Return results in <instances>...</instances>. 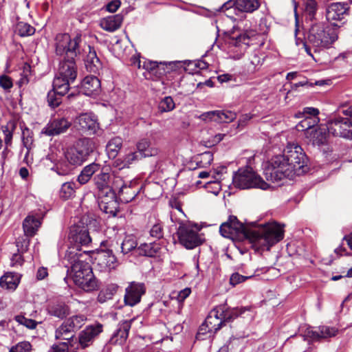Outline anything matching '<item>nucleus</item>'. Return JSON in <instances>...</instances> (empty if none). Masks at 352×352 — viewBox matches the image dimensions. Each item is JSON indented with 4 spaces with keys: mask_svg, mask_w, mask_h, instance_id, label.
<instances>
[{
    "mask_svg": "<svg viewBox=\"0 0 352 352\" xmlns=\"http://www.w3.org/2000/svg\"><path fill=\"white\" fill-rule=\"evenodd\" d=\"M219 232L225 238L248 239L255 248L261 250H269L284 236L283 228L276 223L248 226L235 216H230L228 221L221 225Z\"/></svg>",
    "mask_w": 352,
    "mask_h": 352,
    "instance_id": "f257e3e1",
    "label": "nucleus"
},
{
    "mask_svg": "<svg viewBox=\"0 0 352 352\" xmlns=\"http://www.w3.org/2000/svg\"><path fill=\"white\" fill-rule=\"evenodd\" d=\"M81 36L72 38L68 34H58L55 37V52L58 56H63L58 73L54 79V89L60 95H65L69 85L76 80L78 74L75 58L80 54Z\"/></svg>",
    "mask_w": 352,
    "mask_h": 352,
    "instance_id": "f03ea898",
    "label": "nucleus"
},
{
    "mask_svg": "<svg viewBox=\"0 0 352 352\" xmlns=\"http://www.w3.org/2000/svg\"><path fill=\"white\" fill-rule=\"evenodd\" d=\"M307 162V158L301 146L289 144L285 149L283 155L272 159L266 173L267 179H269L268 175L272 181L281 180L284 177H292L295 175H299L305 171L303 168Z\"/></svg>",
    "mask_w": 352,
    "mask_h": 352,
    "instance_id": "7ed1b4c3",
    "label": "nucleus"
},
{
    "mask_svg": "<svg viewBox=\"0 0 352 352\" xmlns=\"http://www.w3.org/2000/svg\"><path fill=\"white\" fill-rule=\"evenodd\" d=\"M64 259L71 265L70 274L76 285L85 292H92L98 288V280L89 264V251L69 247Z\"/></svg>",
    "mask_w": 352,
    "mask_h": 352,
    "instance_id": "20e7f679",
    "label": "nucleus"
},
{
    "mask_svg": "<svg viewBox=\"0 0 352 352\" xmlns=\"http://www.w3.org/2000/svg\"><path fill=\"white\" fill-rule=\"evenodd\" d=\"M338 39L336 33L323 23H316L311 26L308 35V43L318 53L329 48Z\"/></svg>",
    "mask_w": 352,
    "mask_h": 352,
    "instance_id": "39448f33",
    "label": "nucleus"
},
{
    "mask_svg": "<svg viewBox=\"0 0 352 352\" xmlns=\"http://www.w3.org/2000/svg\"><path fill=\"white\" fill-rule=\"evenodd\" d=\"M94 149L95 144L91 139L82 138L65 150L64 157L75 167L86 161Z\"/></svg>",
    "mask_w": 352,
    "mask_h": 352,
    "instance_id": "423d86ee",
    "label": "nucleus"
},
{
    "mask_svg": "<svg viewBox=\"0 0 352 352\" xmlns=\"http://www.w3.org/2000/svg\"><path fill=\"white\" fill-rule=\"evenodd\" d=\"M234 185L241 189L258 188L267 189L270 186L251 167L241 168L232 177Z\"/></svg>",
    "mask_w": 352,
    "mask_h": 352,
    "instance_id": "0eeeda50",
    "label": "nucleus"
},
{
    "mask_svg": "<svg viewBox=\"0 0 352 352\" xmlns=\"http://www.w3.org/2000/svg\"><path fill=\"white\" fill-rule=\"evenodd\" d=\"M177 62H157L150 60H137L133 63L139 68L142 67L146 70L144 73L146 78L157 80L165 76L166 74L175 70Z\"/></svg>",
    "mask_w": 352,
    "mask_h": 352,
    "instance_id": "6e6552de",
    "label": "nucleus"
},
{
    "mask_svg": "<svg viewBox=\"0 0 352 352\" xmlns=\"http://www.w3.org/2000/svg\"><path fill=\"white\" fill-rule=\"evenodd\" d=\"M349 5L346 2H333L326 8V19L333 26L340 27L346 22L349 14Z\"/></svg>",
    "mask_w": 352,
    "mask_h": 352,
    "instance_id": "1a4fd4ad",
    "label": "nucleus"
},
{
    "mask_svg": "<svg viewBox=\"0 0 352 352\" xmlns=\"http://www.w3.org/2000/svg\"><path fill=\"white\" fill-rule=\"evenodd\" d=\"M240 25H243V32L239 34L231 33L226 38V42L230 48H239L241 53L243 49L250 45V41L256 36V32L250 29L247 21H242Z\"/></svg>",
    "mask_w": 352,
    "mask_h": 352,
    "instance_id": "9d476101",
    "label": "nucleus"
},
{
    "mask_svg": "<svg viewBox=\"0 0 352 352\" xmlns=\"http://www.w3.org/2000/svg\"><path fill=\"white\" fill-rule=\"evenodd\" d=\"M179 243L187 249H193L201 243L196 230L188 224H181L177 232Z\"/></svg>",
    "mask_w": 352,
    "mask_h": 352,
    "instance_id": "9b49d317",
    "label": "nucleus"
},
{
    "mask_svg": "<svg viewBox=\"0 0 352 352\" xmlns=\"http://www.w3.org/2000/svg\"><path fill=\"white\" fill-rule=\"evenodd\" d=\"M328 133L333 136L349 139L352 138V125L347 118H337L327 122Z\"/></svg>",
    "mask_w": 352,
    "mask_h": 352,
    "instance_id": "f8f14e48",
    "label": "nucleus"
},
{
    "mask_svg": "<svg viewBox=\"0 0 352 352\" xmlns=\"http://www.w3.org/2000/svg\"><path fill=\"white\" fill-rule=\"evenodd\" d=\"M74 126L82 132L95 134L99 129L97 118L91 113H81L74 120Z\"/></svg>",
    "mask_w": 352,
    "mask_h": 352,
    "instance_id": "ddd939ff",
    "label": "nucleus"
},
{
    "mask_svg": "<svg viewBox=\"0 0 352 352\" xmlns=\"http://www.w3.org/2000/svg\"><path fill=\"white\" fill-rule=\"evenodd\" d=\"M69 239L71 247H76L81 250L80 246H87L91 242V239L87 229L85 227L74 226L70 229Z\"/></svg>",
    "mask_w": 352,
    "mask_h": 352,
    "instance_id": "4468645a",
    "label": "nucleus"
},
{
    "mask_svg": "<svg viewBox=\"0 0 352 352\" xmlns=\"http://www.w3.org/2000/svg\"><path fill=\"white\" fill-rule=\"evenodd\" d=\"M328 130L327 127L318 126L305 132V142L314 146H321L327 143Z\"/></svg>",
    "mask_w": 352,
    "mask_h": 352,
    "instance_id": "2eb2a0df",
    "label": "nucleus"
},
{
    "mask_svg": "<svg viewBox=\"0 0 352 352\" xmlns=\"http://www.w3.org/2000/svg\"><path fill=\"white\" fill-rule=\"evenodd\" d=\"M145 289L143 283H131L125 290L124 302L126 305L133 307L140 302L142 296L145 293Z\"/></svg>",
    "mask_w": 352,
    "mask_h": 352,
    "instance_id": "dca6fc26",
    "label": "nucleus"
},
{
    "mask_svg": "<svg viewBox=\"0 0 352 352\" xmlns=\"http://www.w3.org/2000/svg\"><path fill=\"white\" fill-rule=\"evenodd\" d=\"M70 126L71 122L66 118H55L42 129L41 133L48 136L58 135L65 133Z\"/></svg>",
    "mask_w": 352,
    "mask_h": 352,
    "instance_id": "f3484780",
    "label": "nucleus"
},
{
    "mask_svg": "<svg viewBox=\"0 0 352 352\" xmlns=\"http://www.w3.org/2000/svg\"><path fill=\"white\" fill-rule=\"evenodd\" d=\"M102 331V325L101 324L87 327L79 333L78 344L83 349L89 346Z\"/></svg>",
    "mask_w": 352,
    "mask_h": 352,
    "instance_id": "a211bd4d",
    "label": "nucleus"
},
{
    "mask_svg": "<svg viewBox=\"0 0 352 352\" xmlns=\"http://www.w3.org/2000/svg\"><path fill=\"white\" fill-rule=\"evenodd\" d=\"M46 311L50 316L63 320L69 315L70 307L62 300H55L48 303Z\"/></svg>",
    "mask_w": 352,
    "mask_h": 352,
    "instance_id": "6ab92c4d",
    "label": "nucleus"
},
{
    "mask_svg": "<svg viewBox=\"0 0 352 352\" xmlns=\"http://www.w3.org/2000/svg\"><path fill=\"white\" fill-rule=\"evenodd\" d=\"M338 333V329L335 327L327 326L319 327L317 329H307L306 336L311 340L316 341L320 339H326L334 337Z\"/></svg>",
    "mask_w": 352,
    "mask_h": 352,
    "instance_id": "aec40b11",
    "label": "nucleus"
},
{
    "mask_svg": "<svg viewBox=\"0 0 352 352\" xmlns=\"http://www.w3.org/2000/svg\"><path fill=\"white\" fill-rule=\"evenodd\" d=\"M233 5L237 10L245 12H252L259 8L258 0H235L234 2L230 1L225 3L221 9L222 10H228Z\"/></svg>",
    "mask_w": 352,
    "mask_h": 352,
    "instance_id": "412c9836",
    "label": "nucleus"
},
{
    "mask_svg": "<svg viewBox=\"0 0 352 352\" xmlns=\"http://www.w3.org/2000/svg\"><path fill=\"white\" fill-rule=\"evenodd\" d=\"M100 87V81L95 76H87L81 82V91L86 96L98 94Z\"/></svg>",
    "mask_w": 352,
    "mask_h": 352,
    "instance_id": "4be33fe9",
    "label": "nucleus"
},
{
    "mask_svg": "<svg viewBox=\"0 0 352 352\" xmlns=\"http://www.w3.org/2000/svg\"><path fill=\"white\" fill-rule=\"evenodd\" d=\"M140 190L136 182L130 181L118 192L119 198L124 203L133 200Z\"/></svg>",
    "mask_w": 352,
    "mask_h": 352,
    "instance_id": "5701e85b",
    "label": "nucleus"
},
{
    "mask_svg": "<svg viewBox=\"0 0 352 352\" xmlns=\"http://www.w3.org/2000/svg\"><path fill=\"white\" fill-rule=\"evenodd\" d=\"M208 326V331L215 333L223 324V321L220 316L217 307L214 308L208 314L205 321Z\"/></svg>",
    "mask_w": 352,
    "mask_h": 352,
    "instance_id": "b1692460",
    "label": "nucleus"
},
{
    "mask_svg": "<svg viewBox=\"0 0 352 352\" xmlns=\"http://www.w3.org/2000/svg\"><path fill=\"white\" fill-rule=\"evenodd\" d=\"M131 322L132 320H124L120 322L118 329L111 338V342L115 344H122L128 338Z\"/></svg>",
    "mask_w": 352,
    "mask_h": 352,
    "instance_id": "393cba45",
    "label": "nucleus"
},
{
    "mask_svg": "<svg viewBox=\"0 0 352 352\" xmlns=\"http://www.w3.org/2000/svg\"><path fill=\"white\" fill-rule=\"evenodd\" d=\"M95 260L98 265L102 268L111 270L116 267V258L111 250H102L98 252Z\"/></svg>",
    "mask_w": 352,
    "mask_h": 352,
    "instance_id": "a878e982",
    "label": "nucleus"
},
{
    "mask_svg": "<svg viewBox=\"0 0 352 352\" xmlns=\"http://www.w3.org/2000/svg\"><path fill=\"white\" fill-rule=\"evenodd\" d=\"M123 21L121 14H115L103 18L100 21V26L104 30L113 32L118 30Z\"/></svg>",
    "mask_w": 352,
    "mask_h": 352,
    "instance_id": "bb28decb",
    "label": "nucleus"
},
{
    "mask_svg": "<svg viewBox=\"0 0 352 352\" xmlns=\"http://www.w3.org/2000/svg\"><path fill=\"white\" fill-rule=\"evenodd\" d=\"M107 168L102 166L99 173L94 177V182L99 192H104V190L110 189L111 176L107 172Z\"/></svg>",
    "mask_w": 352,
    "mask_h": 352,
    "instance_id": "cd10ccee",
    "label": "nucleus"
},
{
    "mask_svg": "<svg viewBox=\"0 0 352 352\" xmlns=\"http://www.w3.org/2000/svg\"><path fill=\"white\" fill-rule=\"evenodd\" d=\"M102 166L100 164L96 162L85 166L78 176L77 181L82 185L87 184L92 176L101 169Z\"/></svg>",
    "mask_w": 352,
    "mask_h": 352,
    "instance_id": "c85d7f7f",
    "label": "nucleus"
},
{
    "mask_svg": "<svg viewBox=\"0 0 352 352\" xmlns=\"http://www.w3.org/2000/svg\"><path fill=\"white\" fill-rule=\"evenodd\" d=\"M217 309L223 322H230L239 316L243 314L245 311L249 310L248 307L230 309L227 308L226 305L218 306Z\"/></svg>",
    "mask_w": 352,
    "mask_h": 352,
    "instance_id": "c756f323",
    "label": "nucleus"
},
{
    "mask_svg": "<svg viewBox=\"0 0 352 352\" xmlns=\"http://www.w3.org/2000/svg\"><path fill=\"white\" fill-rule=\"evenodd\" d=\"M142 159L141 154L136 151H131L126 153L124 156L120 158L116 159L113 165L119 169H123L124 168H129L130 165Z\"/></svg>",
    "mask_w": 352,
    "mask_h": 352,
    "instance_id": "7c9ffc66",
    "label": "nucleus"
},
{
    "mask_svg": "<svg viewBox=\"0 0 352 352\" xmlns=\"http://www.w3.org/2000/svg\"><path fill=\"white\" fill-rule=\"evenodd\" d=\"M151 142L146 138L139 140L136 144V152L141 154L142 158L146 157L155 156L159 153V149L151 147Z\"/></svg>",
    "mask_w": 352,
    "mask_h": 352,
    "instance_id": "2f4dec72",
    "label": "nucleus"
},
{
    "mask_svg": "<svg viewBox=\"0 0 352 352\" xmlns=\"http://www.w3.org/2000/svg\"><path fill=\"white\" fill-rule=\"evenodd\" d=\"M20 283V276L14 272H8L0 278V286L6 289L14 291Z\"/></svg>",
    "mask_w": 352,
    "mask_h": 352,
    "instance_id": "473e14b6",
    "label": "nucleus"
},
{
    "mask_svg": "<svg viewBox=\"0 0 352 352\" xmlns=\"http://www.w3.org/2000/svg\"><path fill=\"white\" fill-rule=\"evenodd\" d=\"M41 225L38 218L28 215L23 221V228L26 236H33Z\"/></svg>",
    "mask_w": 352,
    "mask_h": 352,
    "instance_id": "72a5a7b5",
    "label": "nucleus"
},
{
    "mask_svg": "<svg viewBox=\"0 0 352 352\" xmlns=\"http://www.w3.org/2000/svg\"><path fill=\"white\" fill-rule=\"evenodd\" d=\"M74 331L69 328L65 322H63L55 331V338L56 340H65V342L73 346V339L74 338Z\"/></svg>",
    "mask_w": 352,
    "mask_h": 352,
    "instance_id": "f704fd0d",
    "label": "nucleus"
},
{
    "mask_svg": "<svg viewBox=\"0 0 352 352\" xmlns=\"http://www.w3.org/2000/svg\"><path fill=\"white\" fill-rule=\"evenodd\" d=\"M89 52L86 56L85 67L88 71L93 73L98 72L101 67V63L98 58L95 50L91 47L88 46Z\"/></svg>",
    "mask_w": 352,
    "mask_h": 352,
    "instance_id": "c9c22d12",
    "label": "nucleus"
},
{
    "mask_svg": "<svg viewBox=\"0 0 352 352\" xmlns=\"http://www.w3.org/2000/svg\"><path fill=\"white\" fill-rule=\"evenodd\" d=\"M138 251L140 255L155 257L160 254L162 247L157 243H143L138 248Z\"/></svg>",
    "mask_w": 352,
    "mask_h": 352,
    "instance_id": "e433bc0d",
    "label": "nucleus"
},
{
    "mask_svg": "<svg viewBox=\"0 0 352 352\" xmlns=\"http://www.w3.org/2000/svg\"><path fill=\"white\" fill-rule=\"evenodd\" d=\"M122 139L120 137L111 138L106 146V150L109 158H115L122 147Z\"/></svg>",
    "mask_w": 352,
    "mask_h": 352,
    "instance_id": "4c0bfd02",
    "label": "nucleus"
},
{
    "mask_svg": "<svg viewBox=\"0 0 352 352\" xmlns=\"http://www.w3.org/2000/svg\"><path fill=\"white\" fill-rule=\"evenodd\" d=\"M87 318L83 314L72 316L67 318L64 322L74 332L80 329L85 323Z\"/></svg>",
    "mask_w": 352,
    "mask_h": 352,
    "instance_id": "58836bf2",
    "label": "nucleus"
},
{
    "mask_svg": "<svg viewBox=\"0 0 352 352\" xmlns=\"http://www.w3.org/2000/svg\"><path fill=\"white\" fill-rule=\"evenodd\" d=\"M74 166L70 162L65 160V157H64V159L60 160L55 166L52 168V170H54L58 175L61 176H65L69 175L73 170Z\"/></svg>",
    "mask_w": 352,
    "mask_h": 352,
    "instance_id": "ea45409f",
    "label": "nucleus"
},
{
    "mask_svg": "<svg viewBox=\"0 0 352 352\" xmlns=\"http://www.w3.org/2000/svg\"><path fill=\"white\" fill-rule=\"evenodd\" d=\"M76 188V184L72 182L63 184L59 191L60 197L64 200L74 197Z\"/></svg>",
    "mask_w": 352,
    "mask_h": 352,
    "instance_id": "a19ab883",
    "label": "nucleus"
},
{
    "mask_svg": "<svg viewBox=\"0 0 352 352\" xmlns=\"http://www.w3.org/2000/svg\"><path fill=\"white\" fill-rule=\"evenodd\" d=\"M318 116H305V118L296 126L298 130L307 132L309 129H315V126L319 122Z\"/></svg>",
    "mask_w": 352,
    "mask_h": 352,
    "instance_id": "79ce46f5",
    "label": "nucleus"
},
{
    "mask_svg": "<svg viewBox=\"0 0 352 352\" xmlns=\"http://www.w3.org/2000/svg\"><path fill=\"white\" fill-rule=\"evenodd\" d=\"M100 209L109 216L114 217L118 212L119 204L118 201H99Z\"/></svg>",
    "mask_w": 352,
    "mask_h": 352,
    "instance_id": "37998d69",
    "label": "nucleus"
},
{
    "mask_svg": "<svg viewBox=\"0 0 352 352\" xmlns=\"http://www.w3.org/2000/svg\"><path fill=\"white\" fill-rule=\"evenodd\" d=\"M138 245L137 241L133 235L126 236L122 243H121L120 248L121 252L126 254L134 250Z\"/></svg>",
    "mask_w": 352,
    "mask_h": 352,
    "instance_id": "c03bdc74",
    "label": "nucleus"
},
{
    "mask_svg": "<svg viewBox=\"0 0 352 352\" xmlns=\"http://www.w3.org/2000/svg\"><path fill=\"white\" fill-rule=\"evenodd\" d=\"M15 31L21 36H28L34 34L35 28L27 23L21 21L16 24Z\"/></svg>",
    "mask_w": 352,
    "mask_h": 352,
    "instance_id": "a18cd8bd",
    "label": "nucleus"
},
{
    "mask_svg": "<svg viewBox=\"0 0 352 352\" xmlns=\"http://www.w3.org/2000/svg\"><path fill=\"white\" fill-rule=\"evenodd\" d=\"M22 143L26 149H32L34 146L33 133L28 127L22 129Z\"/></svg>",
    "mask_w": 352,
    "mask_h": 352,
    "instance_id": "49530a36",
    "label": "nucleus"
},
{
    "mask_svg": "<svg viewBox=\"0 0 352 352\" xmlns=\"http://www.w3.org/2000/svg\"><path fill=\"white\" fill-rule=\"evenodd\" d=\"M15 128L16 124L14 122H10L6 126H2V131L5 135L4 142L7 146L12 144L13 132Z\"/></svg>",
    "mask_w": 352,
    "mask_h": 352,
    "instance_id": "de8ad7c7",
    "label": "nucleus"
},
{
    "mask_svg": "<svg viewBox=\"0 0 352 352\" xmlns=\"http://www.w3.org/2000/svg\"><path fill=\"white\" fill-rule=\"evenodd\" d=\"M318 10V3L316 0H306L305 2V12L310 20H313Z\"/></svg>",
    "mask_w": 352,
    "mask_h": 352,
    "instance_id": "09e8293b",
    "label": "nucleus"
},
{
    "mask_svg": "<svg viewBox=\"0 0 352 352\" xmlns=\"http://www.w3.org/2000/svg\"><path fill=\"white\" fill-rule=\"evenodd\" d=\"M236 118V113L231 111H218L217 122L229 123Z\"/></svg>",
    "mask_w": 352,
    "mask_h": 352,
    "instance_id": "8fccbe9b",
    "label": "nucleus"
},
{
    "mask_svg": "<svg viewBox=\"0 0 352 352\" xmlns=\"http://www.w3.org/2000/svg\"><path fill=\"white\" fill-rule=\"evenodd\" d=\"M14 320L30 329H34L37 326V322L34 320L27 318L21 314L15 316Z\"/></svg>",
    "mask_w": 352,
    "mask_h": 352,
    "instance_id": "3c124183",
    "label": "nucleus"
},
{
    "mask_svg": "<svg viewBox=\"0 0 352 352\" xmlns=\"http://www.w3.org/2000/svg\"><path fill=\"white\" fill-rule=\"evenodd\" d=\"M20 76L21 77L17 81L16 85L19 88H21L23 86L27 85L30 81V66L29 65L25 64L24 65L23 71Z\"/></svg>",
    "mask_w": 352,
    "mask_h": 352,
    "instance_id": "603ef678",
    "label": "nucleus"
},
{
    "mask_svg": "<svg viewBox=\"0 0 352 352\" xmlns=\"http://www.w3.org/2000/svg\"><path fill=\"white\" fill-rule=\"evenodd\" d=\"M63 95H60L53 88L47 94V102L49 105L53 108L57 107L61 103L60 97Z\"/></svg>",
    "mask_w": 352,
    "mask_h": 352,
    "instance_id": "864d4df0",
    "label": "nucleus"
},
{
    "mask_svg": "<svg viewBox=\"0 0 352 352\" xmlns=\"http://www.w3.org/2000/svg\"><path fill=\"white\" fill-rule=\"evenodd\" d=\"M160 109L164 112L170 111L175 108V102L170 96L165 97L160 103Z\"/></svg>",
    "mask_w": 352,
    "mask_h": 352,
    "instance_id": "5fc2aeb1",
    "label": "nucleus"
},
{
    "mask_svg": "<svg viewBox=\"0 0 352 352\" xmlns=\"http://www.w3.org/2000/svg\"><path fill=\"white\" fill-rule=\"evenodd\" d=\"M99 201H118L116 197V193L113 190L112 188L104 190V192L102 193L100 192L99 194Z\"/></svg>",
    "mask_w": 352,
    "mask_h": 352,
    "instance_id": "6e6d98bb",
    "label": "nucleus"
},
{
    "mask_svg": "<svg viewBox=\"0 0 352 352\" xmlns=\"http://www.w3.org/2000/svg\"><path fill=\"white\" fill-rule=\"evenodd\" d=\"M32 346L29 342L23 341L19 342L10 348V352H30Z\"/></svg>",
    "mask_w": 352,
    "mask_h": 352,
    "instance_id": "4d7b16f0",
    "label": "nucleus"
},
{
    "mask_svg": "<svg viewBox=\"0 0 352 352\" xmlns=\"http://www.w3.org/2000/svg\"><path fill=\"white\" fill-rule=\"evenodd\" d=\"M32 346L29 342L23 341L19 342L10 348V352H30Z\"/></svg>",
    "mask_w": 352,
    "mask_h": 352,
    "instance_id": "13d9d810",
    "label": "nucleus"
},
{
    "mask_svg": "<svg viewBox=\"0 0 352 352\" xmlns=\"http://www.w3.org/2000/svg\"><path fill=\"white\" fill-rule=\"evenodd\" d=\"M111 181L112 182L111 186L110 188L116 192L118 190V192L124 187L127 183L124 182L122 178L118 175H113V177H111Z\"/></svg>",
    "mask_w": 352,
    "mask_h": 352,
    "instance_id": "bf43d9fd",
    "label": "nucleus"
},
{
    "mask_svg": "<svg viewBox=\"0 0 352 352\" xmlns=\"http://www.w3.org/2000/svg\"><path fill=\"white\" fill-rule=\"evenodd\" d=\"M116 292V289L113 288V289H110L107 288L100 291L98 294V300L100 302H104L108 299H111Z\"/></svg>",
    "mask_w": 352,
    "mask_h": 352,
    "instance_id": "052dcab7",
    "label": "nucleus"
},
{
    "mask_svg": "<svg viewBox=\"0 0 352 352\" xmlns=\"http://www.w3.org/2000/svg\"><path fill=\"white\" fill-rule=\"evenodd\" d=\"M150 234L151 236L156 239H161L163 236V228L160 223H156L153 226L150 230Z\"/></svg>",
    "mask_w": 352,
    "mask_h": 352,
    "instance_id": "680f3d73",
    "label": "nucleus"
},
{
    "mask_svg": "<svg viewBox=\"0 0 352 352\" xmlns=\"http://www.w3.org/2000/svg\"><path fill=\"white\" fill-rule=\"evenodd\" d=\"M218 111H211L202 113L200 118L204 121H214L217 122Z\"/></svg>",
    "mask_w": 352,
    "mask_h": 352,
    "instance_id": "e2e57ef3",
    "label": "nucleus"
},
{
    "mask_svg": "<svg viewBox=\"0 0 352 352\" xmlns=\"http://www.w3.org/2000/svg\"><path fill=\"white\" fill-rule=\"evenodd\" d=\"M12 80L10 77L6 75H2L0 76V87L5 90H8L12 87Z\"/></svg>",
    "mask_w": 352,
    "mask_h": 352,
    "instance_id": "0e129e2a",
    "label": "nucleus"
},
{
    "mask_svg": "<svg viewBox=\"0 0 352 352\" xmlns=\"http://www.w3.org/2000/svg\"><path fill=\"white\" fill-rule=\"evenodd\" d=\"M249 278H250V276H244L239 274V273H234L230 276V283L231 285L234 286L240 283L245 281Z\"/></svg>",
    "mask_w": 352,
    "mask_h": 352,
    "instance_id": "69168bd1",
    "label": "nucleus"
},
{
    "mask_svg": "<svg viewBox=\"0 0 352 352\" xmlns=\"http://www.w3.org/2000/svg\"><path fill=\"white\" fill-rule=\"evenodd\" d=\"M69 344L65 342H63L59 345H54L50 349V352H68Z\"/></svg>",
    "mask_w": 352,
    "mask_h": 352,
    "instance_id": "338daca9",
    "label": "nucleus"
},
{
    "mask_svg": "<svg viewBox=\"0 0 352 352\" xmlns=\"http://www.w3.org/2000/svg\"><path fill=\"white\" fill-rule=\"evenodd\" d=\"M199 157L204 165H209L213 160V154L210 151H206L200 154Z\"/></svg>",
    "mask_w": 352,
    "mask_h": 352,
    "instance_id": "774afa93",
    "label": "nucleus"
}]
</instances>
